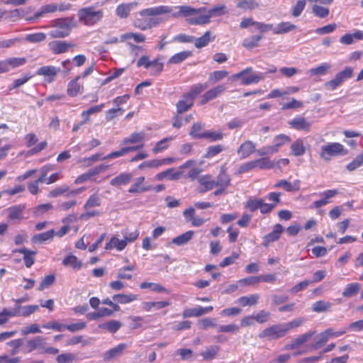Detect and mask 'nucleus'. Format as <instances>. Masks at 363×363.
<instances>
[{"label":"nucleus","instance_id":"f257e3e1","mask_svg":"<svg viewBox=\"0 0 363 363\" xmlns=\"http://www.w3.org/2000/svg\"><path fill=\"white\" fill-rule=\"evenodd\" d=\"M104 16V10L97 9L94 6L82 8L77 12L79 21L86 26H93L99 23Z\"/></svg>","mask_w":363,"mask_h":363},{"label":"nucleus","instance_id":"f03ea898","mask_svg":"<svg viewBox=\"0 0 363 363\" xmlns=\"http://www.w3.org/2000/svg\"><path fill=\"white\" fill-rule=\"evenodd\" d=\"M347 153L345 150L344 147L339 143H330L326 145L321 147V151L320 152V157L325 160L328 161L333 157L337 155H344Z\"/></svg>","mask_w":363,"mask_h":363},{"label":"nucleus","instance_id":"7ed1b4c3","mask_svg":"<svg viewBox=\"0 0 363 363\" xmlns=\"http://www.w3.org/2000/svg\"><path fill=\"white\" fill-rule=\"evenodd\" d=\"M353 75V69L346 67L342 71L338 72L335 78L325 83L324 86L327 90L333 91L340 86L345 81L350 79Z\"/></svg>","mask_w":363,"mask_h":363},{"label":"nucleus","instance_id":"20e7f679","mask_svg":"<svg viewBox=\"0 0 363 363\" xmlns=\"http://www.w3.org/2000/svg\"><path fill=\"white\" fill-rule=\"evenodd\" d=\"M286 333L284 324H277L262 330L259 333V337L260 338L268 337L274 340L284 337Z\"/></svg>","mask_w":363,"mask_h":363},{"label":"nucleus","instance_id":"39448f33","mask_svg":"<svg viewBox=\"0 0 363 363\" xmlns=\"http://www.w3.org/2000/svg\"><path fill=\"white\" fill-rule=\"evenodd\" d=\"M49 50L54 55L65 53L74 47V45L64 40H53L48 44Z\"/></svg>","mask_w":363,"mask_h":363},{"label":"nucleus","instance_id":"423d86ee","mask_svg":"<svg viewBox=\"0 0 363 363\" xmlns=\"http://www.w3.org/2000/svg\"><path fill=\"white\" fill-rule=\"evenodd\" d=\"M225 86L223 84H219L206 91L203 94L201 99V104L203 105L208 101L213 100L221 95L225 91Z\"/></svg>","mask_w":363,"mask_h":363},{"label":"nucleus","instance_id":"0eeeda50","mask_svg":"<svg viewBox=\"0 0 363 363\" xmlns=\"http://www.w3.org/2000/svg\"><path fill=\"white\" fill-rule=\"evenodd\" d=\"M53 27L59 28L62 31L69 35L71 30L76 26L74 17H68L64 18H58L53 21Z\"/></svg>","mask_w":363,"mask_h":363},{"label":"nucleus","instance_id":"6e6552de","mask_svg":"<svg viewBox=\"0 0 363 363\" xmlns=\"http://www.w3.org/2000/svg\"><path fill=\"white\" fill-rule=\"evenodd\" d=\"M171 11L172 8L168 6H159L143 9L139 13L141 16H155L164 13H169Z\"/></svg>","mask_w":363,"mask_h":363},{"label":"nucleus","instance_id":"1a4fd4ad","mask_svg":"<svg viewBox=\"0 0 363 363\" xmlns=\"http://www.w3.org/2000/svg\"><path fill=\"white\" fill-rule=\"evenodd\" d=\"M60 72V69L52 65L43 66L40 67L36 74L40 76L48 77V82L50 83L55 80L56 75Z\"/></svg>","mask_w":363,"mask_h":363},{"label":"nucleus","instance_id":"9d476101","mask_svg":"<svg viewBox=\"0 0 363 363\" xmlns=\"http://www.w3.org/2000/svg\"><path fill=\"white\" fill-rule=\"evenodd\" d=\"M337 194L338 191L337 189H329L320 193V196H322V199L314 201L312 203L311 208H319L327 205L330 203V199L335 196Z\"/></svg>","mask_w":363,"mask_h":363},{"label":"nucleus","instance_id":"9b49d317","mask_svg":"<svg viewBox=\"0 0 363 363\" xmlns=\"http://www.w3.org/2000/svg\"><path fill=\"white\" fill-rule=\"evenodd\" d=\"M182 173L179 171H176L174 168H169L165 171L158 173L155 176L157 181H162L164 179H168L171 181H175L180 179Z\"/></svg>","mask_w":363,"mask_h":363},{"label":"nucleus","instance_id":"f8f14e48","mask_svg":"<svg viewBox=\"0 0 363 363\" xmlns=\"http://www.w3.org/2000/svg\"><path fill=\"white\" fill-rule=\"evenodd\" d=\"M256 151L255 145L251 140H246L240 145L238 150V154L240 158L245 159Z\"/></svg>","mask_w":363,"mask_h":363},{"label":"nucleus","instance_id":"ddd939ff","mask_svg":"<svg viewBox=\"0 0 363 363\" xmlns=\"http://www.w3.org/2000/svg\"><path fill=\"white\" fill-rule=\"evenodd\" d=\"M132 179L133 175L130 173L123 172L113 178L110 181V184L115 187H120L121 186L129 184Z\"/></svg>","mask_w":363,"mask_h":363},{"label":"nucleus","instance_id":"4468645a","mask_svg":"<svg viewBox=\"0 0 363 363\" xmlns=\"http://www.w3.org/2000/svg\"><path fill=\"white\" fill-rule=\"evenodd\" d=\"M145 177H138L134 184L129 188L128 192L130 194H138L141 192L147 191L152 189V186H142L143 182H145Z\"/></svg>","mask_w":363,"mask_h":363},{"label":"nucleus","instance_id":"2eb2a0df","mask_svg":"<svg viewBox=\"0 0 363 363\" xmlns=\"http://www.w3.org/2000/svg\"><path fill=\"white\" fill-rule=\"evenodd\" d=\"M283 231V226L279 223L276 224L274 226L273 230L264 237V245L277 240Z\"/></svg>","mask_w":363,"mask_h":363},{"label":"nucleus","instance_id":"dca6fc26","mask_svg":"<svg viewBox=\"0 0 363 363\" xmlns=\"http://www.w3.org/2000/svg\"><path fill=\"white\" fill-rule=\"evenodd\" d=\"M208 86L207 83H199L196 84H194L191 86L190 91L184 94L183 97L189 98L191 101L196 98L198 95H199L203 91L206 89Z\"/></svg>","mask_w":363,"mask_h":363},{"label":"nucleus","instance_id":"f3484780","mask_svg":"<svg viewBox=\"0 0 363 363\" xmlns=\"http://www.w3.org/2000/svg\"><path fill=\"white\" fill-rule=\"evenodd\" d=\"M14 252L23 255V261L27 268H30L35 262L34 256L37 254V251H33L26 247L16 250Z\"/></svg>","mask_w":363,"mask_h":363},{"label":"nucleus","instance_id":"a211bd4d","mask_svg":"<svg viewBox=\"0 0 363 363\" xmlns=\"http://www.w3.org/2000/svg\"><path fill=\"white\" fill-rule=\"evenodd\" d=\"M291 150L293 155L300 157L306 152V145L303 139L298 138L291 145Z\"/></svg>","mask_w":363,"mask_h":363},{"label":"nucleus","instance_id":"6ab92c4d","mask_svg":"<svg viewBox=\"0 0 363 363\" xmlns=\"http://www.w3.org/2000/svg\"><path fill=\"white\" fill-rule=\"evenodd\" d=\"M26 208L23 204L16 205L7 208L8 218L9 220H21L23 218V212Z\"/></svg>","mask_w":363,"mask_h":363},{"label":"nucleus","instance_id":"aec40b11","mask_svg":"<svg viewBox=\"0 0 363 363\" xmlns=\"http://www.w3.org/2000/svg\"><path fill=\"white\" fill-rule=\"evenodd\" d=\"M55 234V231L53 229L42 233L35 234L31 238V242L34 244H43L46 241L52 240Z\"/></svg>","mask_w":363,"mask_h":363},{"label":"nucleus","instance_id":"412c9836","mask_svg":"<svg viewBox=\"0 0 363 363\" xmlns=\"http://www.w3.org/2000/svg\"><path fill=\"white\" fill-rule=\"evenodd\" d=\"M289 124L296 130L308 131L311 123L306 120L305 118H295L289 122Z\"/></svg>","mask_w":363,"mask_h":363},{"label":"nucleus","instance_id":"4be33fe9","mask_svg":"<svg viewBox=\"0 0 363 363\" xmlns=\"http://www.w3.org/2000/svg\"><path fill=\"white\" fill-rule=\"evenodd\" d=\"M265 77V73L262 72H254L248 76L244 75L241 84L243 85H249L251 84L258 83L259 81L264 79Z\"/></svg>","mask_w":363,"mask_h":363},{"label":"nucleus","instance_id":"5701e85b","mask_svg":"<svg viewBox=\"0 0 363 363\" xmlns=\"http://www.w3.org/2000/svg\"><path fill=\"white\" fill-rule=\"evenodd\" d=\"M135 6V3L121 4L116 7V13L121 18H126Z\"/></svg>","mask_w":363,"mask_h":363},{"label":"nucleus","instance_id":"b1692460","mask_svg":"<svg viewBox=\"0 0 363 363\" xmlns=\"http://www.w3.org/2000/svg\"><path fill=\"white\" fill-rule=\"evenodd\" d=\"M330 331L325 330L321 332L317 337L316 340L311 345L313 350H318L322 347L330 339Z\"/></svg>","mask_w":363,"mask_h":363},{"label":"nucleus","instance_id":"393cba45","mask_svg":"<svg viewBox=\"0 0 363 363\" xmlns=\"http://www.w3.org/2000/svg\"><path fill=\"white\" fill-rule=\"evenodd\" d=\"M122 326V323L119 320H111L106 323H101L98 325L100 329L106 330L111 333H116Z\"/></svg>","mask_w":363,"mask_h":363},{"label":"nucleus","instance_id":"a878e982","mask_svg":"<svg viewBox=\"0 0 363 363\" xmlns=\"http://www.w3.org/2000/svg\"><path fill=\"white\" fill-rule=\"evenodd\" d=\"M199 184L202 186L199 190L200 192H205L213 189L216 186V181L212 179L211 176L205 175L199 179Z\"/></svg>","mask_w":363,"mask_h":363},{"label":"nucleus","instance_id":"bb28decb","mask_svg":"<svg viewBox=\"0 0 363 363\" xmlns=\"http://www.w3.org/2000/svg\"><path fill=\"white\" fill-rule=\"evenodd\" d=\"M230 184V178L227 174L226 169L223 166L220 168V173L217 177V180L216 181V186L227 188Z\"/></svg>","mask_w":363,"mask_h":363},{"label":"nucleus","instance_id":"cd10ccee","mask_svg":"<svg viewBox=\"0 0 363 363\" xmlns=\"http://www.w3.org/2000/svg\"><path fill=\"white\" fill-rule=\"evenodd\" d=\"M193 230H188L172 240V242L176 245L182 246L186 244L194 236Z\"/></svg>","mask_w":363,"mask_h":363},{"label":"nucleus","instance_id":"c85d7f7f","mask_svg":"<svg viewBox=\"0 0 363 363\" xmlns=\"http://www.w3.org/2000/svg\"><path fill=\"white\" fill-rule=\"evenodd\" d=\"M126 245H127V242L124 239L119 240L116 237H112L111 238V240H109V242L108 243H106V245L105 246V249L108 250H111L113 248H116L118 250L121 251L123 249H125Z\"/></svg>","mask_w":363,"mask_h":363},{"label":"nucleus","instance_id":"c756f323","mask_svg":"<svg viewBox=\"0 0 363 363\" xmlns=\"http://www.w3.org/2000/svg\"><path fill=\"white\" fill-rule=\"evenodd\" d=\"M296 28V26L290 22H281L274 28L273 33L276 35L284 34L294 30Z\"/></svg>","mask_w":363,"mask_h":363},{"label":"nucleus","instance_id":"7c9ffc66","mask_svg":"<svg viewBox=\"0 0 363 363\" xmlns=\"http://www.w3.org/2000/svg\"><path fill=\"white\" fill-rule=\"evenodd\" d=\"M259 298V295L255 294L249 296H241L237 300V302L242 306H252L256 305L258 303Z\"/></svg>","mask_w":363,"mask_h":363},{"label":"nucleus","instance_id":"2f4dec72","mask_svg":"<svg viewBox=\"0 0 363 363\" xmlns=\"http://www.w3.org/2000/svg\"><path fill=\"white\" fill-rule=\"evenodd\" d=\"M113 301L118 303L125 304L134 301L138 299V296L136 294H115L112 297Z\"/></svg>","mask_w":363,"mask_h":363},{"label":"nucleus","instance_id":"473e14b6","mask_svg":"<svg viewBox=\"0 0 363 363\" xmlns=\"http://www.w3.org/2000/svg\"><path fill=\"white\" fill-rule=\"evenodd\" d=\"M182 99L179 100L177 104V110L178 114H182L184 112L187 111L194 105V101L189 98L183 97Z\"/></svg>","mask_w":363,"mask_h":363},{"label":"nucleus","instance_id":"72a5a7b5","mask_svg":"<svg viewBox=\"0 0 363 363\" xmlns=\"http://www.w3.org/2000/svg\"><path fill=\"white\" fill-rule=\"evenodd\" d=\"M331 68V65L327 62L320 64L316 67L310 69L307 74L310 76L324 75Z\"/></svg>","mask_w":363,"mask_h":363},{"label":"nucleus","instance_id":"f704fd0d","mask_svg":"<svg viewBox=\"0 0 363 363\" xmlns=\"http://www.w3.org/2000/svg\"><path fill=\"white\" fill-rule=\"evenodd\" d=\"M170 303L167 301H147L143 303V308L145 311H150L152 308L156 309H161L166 306H169Z\"/></svg>","mask_w":363,"mask_h":363},{"label":"nucleus","instance_id":"c9c22d12","mask_svg":"<svg viewBox=\"0 0 363 363\" xmlns=\"http://www.w3.org/2000/svg\"><path fill=\"white\" fill-rule=\"evenodd\" d=\"M4 62L6 64L9 72L11 68H16L23 65L26 62V59L25 57H10L4 60Z\"/></svg>","mask_w":363,"mask_h":363},{"label":"nucleus","instance_id":"e433bc0d","mask_svg":"<svg viewBox=\"0 0 363 363\" xmlns=\"http://www.w3.org/2000/svg\"><path fill=\"white\" fill-rule=\"evenodd\" d=\"M192 55L191 51H182L178 52L173 56H172L169 60L168 64H179L184 61L189 57Z\"/></svg>","mask_w":363,"mask_h":363},{"label":"nucleus","instance_id":"4c0bfd02","mask_svg":"<svg viewBox=\"0 0 363 363\" xmlns=\"http://www.w3.org/2000/svg\"><path fill=\"white\" fill-rule=\"evenodd\" d=\"M80 78L81 77H77L68 84L67 92L69 96L74 97L80 92L81 86L77 82Z\"/></svg>","mask_w":363,"mask_h":363},{"label":"nucleus","instance_id":"58836bf2","mask_svg":"<svg viewBox=\"0 0 363 363\" xmlns=\"http://www.w3.org/2000/svg\"><path fill=\"white\" fill-rule=\"evenodd\" d=\"M214 40V37L211 38L210 31H206L201 37L196 38L194 45L197 48H201L206 46L211 40Z\"/></svg>","mask_w":363,"mask_h":363},{"label":"nucleus","instance_id":"ea45409f","mask_svg":"<svg viewBox=\"0 0 363 363\" xmlns=\"http://www.w3.org/2000/svg\"><path fill=\"white\" fill-rule=\"evenodd\" d=\"M332 303L325 301H318L313 304L312 310L316 313L327 312L330 310Z\"/></svg>","mask_w":363,"mask_h":363},{"label":"nucleus","instance_id":"a19ab883","mask_svg":"<svg viewBox=\"0 0 363 363\" xmlns=\"http://www.w3.org/2000/svg\"><path fill=\"white\" fill-rule=\"evenodd\" d=\"M179 11L177 13H173L172 16L174 17H178L179 16H184L185 17H188L192 15H195L196 9L189 6H179L175 7Z\"/></svg>","mask_w":363,"mask_h":363},{"label":"nucleus","instance_id":"79ce46f5","mask_svg":"<svg viewBox=\"0 0 363 363\" xmlns=\"http://www.w3.org/2000/svg\"><path fill=\"white\" fill-rule=\"evenodd\" d=\"M228 72L224 70L214 71L210 73L208 79V82L211 84H214L216 82L223 79L227 77Z\"/></svg>","mask_w":363,"mask_h":363},{"label":"nucleus","instance_id":"37998d69","mask_svg":"<svg viewBox=\"0 0 363 363\" xmlns=\"http://www.w3.org/2000/svg\"><path fill=\"white\" fill-rule=\"evenodd\" d=\"M65 266H71L74 269H79L82 267V263L74 255L67 256L62 261Z\"/></svg>","mask_w":363,"mask_h":363},{"label":"nucleus","instance_id":"c03bdc74","mask_svg":"<svg viewBox=\"0 0 363 363\" xmlns=\"http://www.w3.org/2000/svg\"><path fill=\"white\" fill-rule=\"evenodd\" d=\"M210 17L208 13L200 14L197 17H192L187 19V21L191 25H205L210 23Z\"/></svg>","mask_w":363,"mask_h":363},{"label":"nucleus","instance_id":"a18cd8bd","mask_svg":"<svg viewBox=\"0 0 363 363\" xmlns=\"http://www.w3.org/2000/svg\"><path fill=\"white\" fill-rule=\"evenodd\" d=\"M228 11L226 6L223 4H219L211 9L208 10V13L209 15L210 18L212 17H218L225 14H227Z\"/></svg>","mask_w":363,"mask_h":363},{"label":"nucleus","instance_id":"49530a36","mask_svg":"<svg viewBox=\"0 0 363 363\" xmlns=\"http://www.w3.org/2000/svg\"><path fill=\"white\" fill-rule=\"evenodd\" d=\"M262 38V35H252L243 40L242 45L247 49H252L258 45Z\"/></svg>","mask_w":363,"mask_h":363},{"label":"nucleus","instance_id":"de8ad7c7","mask_svg":"<svg viewBox=\"0 0 363 363\" xmlns=\"http://www.w3.org/2000/svg\"><path fill=\"white\" fill-rule=\"evenodd\" d=\"M255 167L260 169H269L274 167V162L271 161L268 157H262L255 160Z\"/></svg>","mask_w":363,"mask_h":363},{"label":"nucleus","instance_id":"09e8293b","mask_svg":"<svg viewBox=\"0 0 363 363\" xmlns=\"http://www.w3.org/2000/svg\"><path fill=\"white\" fill-rule=\"evenodd\" d=\"M275 187L283 188L287 191H294L299 189V182H295L294 184L292 185L290 182L286 180H280L278 183L274 185Z\"/></svg>","mask_w":363,"mask_h":363},{"label":"nucleus","instance_id":"8fccbe9b","mask_svg":"<svg viewBox=\"0 0 363 363\" xmlns=\"http://www.w3.org/2000/svg\"><path fill=\"white\" fill-rule=\"evenodd\" d=\"M360 289L359 283H351L346 286L342 291V296L345 297H352L357 294Z\"/></svg>","mask_w":363,"mask_h":363},{"label":"nucleus","instance_id":"3c124183","mask_svg":"<svg viewBox=\"0 0 363 363\" xmlns=\"http://www.w3.org/2000/svg\"><path fill=\"white\" fill-rule=\"evenodd\" d=\"M145 138V133L143 132L133 133L129 138H125L122 142V145L134 144L140 143Z\"/></svg>","mask_w":363,"mask_h":363},{"label":"nucleus","instance_id":"603ef678","mask_svg":"<svg viewBox=\"0 0 363 363\" xmlns=\"http://www.w3.org/2000/svg\"><path fill=\"white\" fill-rule=\"evenodd\" d=\"M290 140L289 136L285 134H279L274 137V144L272 146L276 149V152H277L281 146L290 142Z\"/></svg>","mask_w":363,"mask_h":363},{"label":"nucleus","instance_id":"864d4df0","mask_svg":"<svg viewBox=\"0 0 363 363\" xmlns=\"http://www.w3.org/2000/svg\"><path fill=\"white\" fill-rule=\"evenodd\" d=\"M125 348V344H120L116 347L109 350L104 355V360H108L119 355Z\"/></svg>","mask_w":363,"mask_h":363},{"label":"nucleus","instance_id":"5fc2aeb1","mask_svg":"<svg viewBox=\"0 0 363 363\" xmlns=\"http://www.w3.org/2000/svg\"><path fill=\"white\" fill-rule=\"evenodd\" d=\"M28 352H32L38 347L44 348L45 341L41 336H37L34 339L28 341Z\"/></svg>","mask_w":363,"mask_h":363},{"label":"nucleus","instance_id":"6e6d98bb","mask_svg":"<svg viewBox=\"0 0 363 363\" xmlns=\"http://www.w3.org/2000/svg\"><path fill=\"white\" fill-rule=\"evenodd\" d=\"M237 7L243 10H252L259 7V4L255 0H241L237 4Z\"/></svg>","mask_w":363,"mask_h":363},{"label":"nucleus","instance_id":"4d7b16f0","mask_svg":"<svg viewBox=\"0 0 363 363\" xmlns=\"http://www.w3.org/2000/svg\"><path fill=\"white\" fill-rule=\"evenodd\" d=\"M101 199L97 194L91 195L84 205V209H88L93 207H98L101 205Z\"/></svg>","mask_w":363,"mask_h":363},{"label":"nucleus","instance_id":"13d9d810","mask_svg":"<svg viewBox=\"0 0 363 363\" xmlns=\"http://www.w3.org/2000/svg\"><path fill=\"white\" fill-rule=\"evenodd\" d=\"M225 148L221 145H211L207 147L206 152L204 155V157L206 158H211L219 153H220L222 151H223Z\"/></svg>","mask_w":363,"mask_h":363},{"label":"nucleus","instance_id":"bf43d9fd","mask_svg":"<svg viewBox=\"0 0 363 363\" xmlns=\"http://www.w3.org/2000/svg\"><path fill=\"white\" fill-rule=\"evenodd\" d=\"M46 38V34L44 33H35L31 34H28L25 37V40L29 43H37L43 42Z\"/></svg>","mask_w":363,"mask_h":363},{"label":"nucleus","instance_id":"052dcab7","mask_svg":"<svg viewBox=\"0 0 363 363\" xmlns=\"http://www.w3.org/2000/svg\"><path fill=\"white\" fill-rule=\"evenodd\" d=\"M57 10V5L55 4H50L45 5L41 7L40 11H38L35 13L34 18H38L41 17L43 15L48 13H53Z\"/></svg>","mask_w":363,"mask_h":363},{"label":"nucleus","instance_id":"680f3d73","mask_svg":"<svg viewBox=\"0 0 363 363\" xmlns=\"http://www.w3.org/2000/svg\"><path fill=\"white\" fill-rule=\"evenodd\" d=\"M312 13L316 17L324 18L329 15L330 11L328 8L315 4L312 6Z\"/></svg>","mask_w":363,"mask_h":363},{"label":"nucleus","instance_id":"e2e57ef3","mask_svg":"<svg viewBox=\"0 0 363 363\" xmlns=\"http://www.w3.org/2000/svg\"><path fill=\"white\" fill-rule=\"evenodd\" d=\"M223 133L221 132L206 130L203 133V138L208 139L210 142L220 140L223 138Z\"/></svg>","mask_w":363,"mask_h":363},{"label":"nucleus","instance_id":"0e129e2a","mask_svg":"<svg viewBox=\"0 0 363 363\" xmlns=\"http://www.w3.org/2000/svg\"><path fill=\"white\" fill-rule=\"evenodd\" d=\"M363 164V152L358 155L351 162H350L346 168L349 172H352Z\"/></svg>","mask_w":363,"mask_h":363},{"label":"nucleus","instance_id":"69168bd1","mask_svg":"<svg viewBox=\"0 0 363 363\" xmlns=\"http://www.w3.org/2000/svg\"><path fill=\"white\" fill-rule=\"evenodd\" d=\"M55 281V277L53 274H50L45 277L40 283L38 290L43 291L49 288Z\"/></svg>","mask_w":363,"mask_h":363},{"label":"nucleus","instance_id":"338daca9","mask_svg":"<svg viewBox=\"0 0 363 363\" xmlns=\"http://www.w3.org/2000/svg\"><path fill=\"white\" fill-rule=\"evenodd\" d=\"M219 351V347L218 346H211L206 351L201 353V355L206 360L213 359L218 352Z\"/></svg>","mask_w":363,"mask_h":363},{"label":"nucleus","instance_id":"774afa93","mask_svg":"<svg viewBox=\"0 0 363 363\" xmlns=\"http://www.w3.org/2000/svg\"><path fill=\"white\" fill-rule=\"evenodd\" d=\"M307 0H298L291 11V15L294 17H298L305 9Z\"/></svg>","mask_w":363,"mask_h":363}]
</instances>
